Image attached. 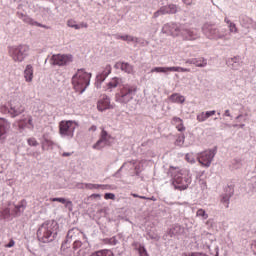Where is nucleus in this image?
I'll return each instance as SVG.
<instances>
[{
    "label": "nucleus",
    "instance_id": "nucleus-1",
    "mask_svg": "<svg viewBox=\"0 0 256 256\" xmlns=\"http://www.w3.org/2000/svg\"><path fill=\"white\" fill-rule=\"evenodd\" d=\"M161 32L164 33V35H171L172 37L181 35L186 41H195V39H199V30L195 28L188 29L187 26L175 22L164 24Z\"/></svg>",
    "mask_w": 256,
    "mask_h": 256
},
{
    "label": "nucleus",
    "instance_id": "nucleus-2",
    "mask_svg": "<svg viewBox=\"0 0 256 256\" xmlns=\"http://www.w3.org/2000/svg\"><path fill=\"white\" fill-rule=\"evenodd\" d=\"M168 175L172 177V185L178 191H185L193 181L191 172L187 169H179L177 167H170Z\"/></svg>",
    "mask_w": 256,
    "mask_h": 256
},
{
    "label": "nucleus",
    "instance_id": "nucleus-3",
    "mask_svg": "<svg viewBox=\"0 0 256 256\" xmlns=\"http://www.w3.org/2000/svg\"><path fill=\"white\" fill-rule=\"evenodd\" d=\"M59 233V224L55 220L42 223L37 230V239L40 243H53Z\"/></svg>",
    "mask_w": 256,
    "mask_h": 256
},
{
    "label": "nucleus",
    "instance_id": "nucleus-4",
    "mask_svg": "<svg viewBox=\"0 0 256 256\" xmlns=\"http://www.w3.org/2000/svg\"><path fill=\"white\" fill-rule=\"evenodd\" d=\"M92 74L85 71V69H78L77 72L72 76V85L77 93H85L87 87L91 85Z\"/></svg>",
    "mask_w": 256,
    "mask_h": 256
},
{
    "label": "nucleus",
    "instance_id": "nucleus-5",
    "mask_svg": "<svg viewBox=\"0 0 256 256\" xmlns=\"http://www.w3.org/2000/svg\"><path fill=\"white\" fill-rule=\"evenodd\" d=\"M137 95V86L131 84H123L119 87L118 92L115 94L116 103L120 105H127Z\"/></svg>",
    "mask_w": 256,
    "mask_h": 256
},
{
    "label": "nucleus",
    "instance_id": "nucleus-6",
    "mask_svg": "<svg viewBox=\"0 0 256 256\" xmlns=\"http://www.w3.org/2000/svg\"><path fill=\"white\" fill-rule=\"evenodd\" d=\"M0 112L4 115H10V117L15 119V117H19V115L25 113V106L22 105L20 101L12 100L9 103V107L1 106Z\"/></svg>",
    "mask_w": 256,
    "mask_h": 256
},
{
    "label": "nucleus",
    "instance_id": "nucleus-7",
    "mask_svg": "<svg viewBox=\"0 0 256 256\" xmlns=\"http://www.w3.org/2000/svg\"><path fill=\"white\" fill-rule=\"evenodd\" d=\"M29 49V46L25 44L11 46L9 48V55L15 63H23L25 58L29 55Z\"/></svg>",
    "mask_w": 256,
    "mask_h": 256
},
{
    "label": "nucleus",
    "instance_id": "nucleus-8",
    "mask_svg": "<svg viewBox=\"0 0 256 256\" xmlns=\"http://www.w3.org/2000/svg\"><path fill=\"white\" fill-rule=\"evenodd\" d=\"M75 129H77V125L72 120L61 121L59 123V133L63 139H73Z\"/></svg>",
    "mask_w": 256,
    "mask_h": 256
},
{
    "label": "nucleus",
    "instance_id": "nucleus-9",
    "mask_svg": "<svg viewBox=\"0 0 256 256\" xmlns=\"http://www.w3.org/2000/svg\"><path fill=\"white\" fill-rule=\"evenodd\" d=\"M77 235H83V232H81V230L78 228H72L68 231L66 241L61 245V252L64 255L73 256V252H69L71 251V239H73V237H77Z\"/></svg>",
    "mask_w": 256,
    "mask_h": 256
},
{
    "label": "nucleus",
    "instance_id": "nucleus-10",
    "mask_svg": "<svg viewBox=\"0 0 256 256\" xmlns=\"http://www.w3.org/2000/svg\"><path fill=\"white\" fill-rule=\"evenodd\" d=\"M215 155H217V148L209 149L204 152L198 154V163L203 167H211V163H213V159H215Z\"/></svg>",
    "mask_w": 256,
    "mask_h": 256
},
{
    "label": "nucleus",
    "instance_id": "nucleus-11",
    "mask_svg": "<svg viewBox=\"0 0 256 256\" xmlns=\"http://www.w3.org/2000/svg\"><path fill=\"white\" fill-rule=\"evenodd\" d=\"M73 63V55L71 54H54L50 59V65H58V67H63Z\"/></svg>",
    "mask_w": 256,
    "mask_h": 256
},
{
    "label": "nucleus",
    "instance_id": "nucleus-12",
    "mask_svg": "<svg viewBox=\"0 0 256 256\" xmlns=\"http://www.w3.org/2000/svg\"><path fill=\"white\" fill-rule=\"evenodd\" d=\"M202 33H204L208 39H223V33H221L219 28L213 24H204L202 27Z\"/></svg>",
    "mask_w": 256,
    "mask_h": 256
},
{
    "label": "nucleus",
    "instance_id": "nucleus-13",
    "mask_svg": "<svg viewBox=\"0 0 256 256\" xmlns=\"http://www.w3.org/2000/svg\"><path fill=\"white\" fill-rule=\"evenodd\" d=\"M167 71H172L176 73H191V69L183 68L179 66L172 67H154L150 70V73H167Z\"/></svg>",
    "mask_w": 256,
    "mask_h": 256
},
{
    "label": "nucleus",
    "instance_id": "nucleus-14",
    "mask_svg": "<svg viewBox=\"0 0 256 256\" xmlns=\"http://www.w3.org/2000/svg\"><path fill=\"white\" fill-rule=\"evenodd\" d=\"M111 65L107 64L104 69L99 72L96 76V87L97 89H101V84L111 75Z\"/></svg>",
    "mask_w": 256,
    "mask_h": 256
},
{
    "label": "nucleus",
    "instance_id": "nucleus-15",
    "mask_svg": "<svg viewBox=\"0 0 256 256\" xmlns=\"http://www.w3.org/2000/svg\"><path fill=\"white\" fill-rule=\"evenodd\" d=\"M9 129H11V123L7 121L5 118H0V139L1 141H5L7 139V133H9Z\"/></svg>",
    "mask_w": 256,
    "mask_h": 256
},
{
    "label": "nucleus",
    "instance_id": "nucleus-16",
    "mask_svg": "<svg viewBox=\"0 0 256 256\" xmlns=\"http://www.w3.org/2000/svg\"><path fill=\"white\" fill-rule=\"evenodd\" d=\"M17 16L19 19H21V21H23V23L31 25L32 27H45L43 24L35 21V19L31 18L29 15L18 12Z\"/></svg>",
    "mask_w": 256,
    "mask_h": 256
},
{
    "label": "nucleus",
    "instance_id": "nucleus-17",
    "mask_svg": "<svg viewBox=\"0 0 256 256\" xmlns=\"http://www.w3.org/2000/svg\"><path fill=\"white\" fill-rule=\"evenodd\" d=\"M239 22L244 29H253L256 27L255 21L247 15H240Z\"/></svg>",
    "mask_w": 256,
    "mask_h": 256
},
{
    "label": "nucleus",
    "instance_id": "nucleus-18",
    "mask_svg": "<svg viewBox=\"0 0 256 256\" xmlns=\"http://www.w3.org/2000/svg\"><path fill=\"white\" fill-rule=\"evenodd\" d=\"M188 65H195V67L204 68L207 65V59L204 57L190 58L185 60Z\"/></svg>",
    "mask_w": 256,
    "mask_h": 256
},
{
    "label": "nucleus",
    "instance_id": "nucleus-19",
    "mask_svg": "<svg viewBox=\"0 0 256 256\" xmlns=\"http://www.w3.org/2000/svg\"><path fill=\"white\" fill-rule=\"evenodd\" d=\"M228 67H231V69H234L235 71L239 70L241 68V65H243V61L241 60V57L235 56L233 58H229L226 61Z\"/></svg>",
    "mask_w": 256,
    "mask_h": 256
},
{
    "label": "nucleus",
    "instance_id": "nucleus-20",
    "mask_svg": "<svg viewBox=\"0 0 256 256\" xmlns=\"http://www.w3.org/2000/svg\"><path fill=\"white\" fill-rule=\"evenodd\" d=\"M111 107V99L108 96H103L97 103L98 111H107Z\"/></svg>",
    "mask_w": 256,
    "mask_h": 256
},
{
    "label": "nucleus",
    "instance_id": "nucleus-21",
    "mask_svg": "<svg viewBox=\"0 0 256 256\" xmlns=\"http://www.w3.org/2000/svg\"><path fill=\"white\" fill-rule=\"evenodd\" d=\"M25 209H27V200H21L17 205H15L13 213L15 217H21L23 213H25Z\"/></svg>",
    "mask_w": 256,
    "mask_h": 256
},
{
    "label": "nucleus",
    "instance_id": "nucleus-22",
    "mask_svg": "<svg viewBox=\"0 0 256 256\" xmlns=\"http://www.w3.org/2000/svg\"><path fill=\"white\" fill-rule=\"evenodd\" d=\"M114 67L115 69H121L124 73H133V66L127 62H117Z\"/></svg>",
    "mask_w": 256,
    "mask_h": 256
},
{
    "label": "nucleus",
    "instance_id": "nucleus-23",
    "mask_svg": "<svg viewBox=\"0 0 256 256\" xmlns=\"http://www.w3.org/2000/svg\"><path fill=\"white\" fill-rule=\"evenodd\" d=\"M50 201L53 203H62L68 211H73V202L71 200H67L65 198H50Z\"/></svg>",
    "mask_w": 256,
    "mask_h": 256
},
{
    "label": "nucleus",
    "instance_id": "nucleus-24",
    "mask_svg": "<svg viewBox=\"0 0 256 256\" xmlns=\"http://www.w3.org/2000/svg\"><path fill=\"white\" fill-rule=\"evenodd\" d=\"M215 113H216L215 110L201 112V113L197 114L196 119L199 123H205V121H207V119H209V117H213V115H215Z\"/></svg>",
    "mask_w": 256,
    "mask_h": 256
},
{
    "label": "nucleus",
    "instance_id": "nucleus-25",
    "mask_svg": "<svg viewBox=\"0 0 256 256\" xmlns=\"http://www.w3.org/2000/svg\"><path fill=\"white\" fill-rule=\"evenodd\" d=\"M121 83V78L118 77H114L112 78L105 87V91H109L111 93V91H113V89H116V87H119V84Z\"/></svg>",
    "mask_w": 256,
    "mask_h": 256
},
{
    "label": "nucleus",
    "instance_id": "nucleus-26",
    "mask_svg": "<svg viewBox=\"0 0 256 256\" xmlns=\"http://www.w3.org/2000/svg\"><path fill=\"white\" fill-rule=\"evenodd\" d=\"M163 7L166 15H175L176 13H179V11L181 10V8L177 6V4H168Z\"/></svg>",
    "mask_w": 256,
    "mask_h": 256
},
{
    "label": "nucleus",
    "instance_id": "nucleus-27",
    "mask_svg": "<svg viewBox=\"0 0 256 256\" xmlns=\"http://www.w3.org/2000/svg\"><path fill=\"white\" fill-rule=\"evenodd\" d=\"M24 78L27 83H31L33 81V66L28 64L24 70Z\"/></svg>",
    "mask_w": 256,
    "mask_h": 256
},
{
    "label": "nucleus",
    "instance_id": "nucleus-28",
    "mask_svg": "<svg viewBox=\"0 0 256 256\" xmlns=\"http://www.w3.org/2000/svg\"><path fill=\"white\" fill-rule=\"evenodd\" d=\"M172 125H175L177 131H180V133H183V131H185V126L183 125V119L179 117L172 118Z\"/></svg>",
    "mask_w": 256,
    "mask_h": 256
},
{
    "label": "nucleus",
    "instance_id": "nucleus-29",
    "mask_svg": "<svg viewBox=\"0 0 256 256\" xmlns=\"http://www.w3.org/2000/svg\"><path fill=\"white\" fill-rule=\"evenodd\" d=\"M67 25L68 27H71L72 29H76V30L83 29V28L87 29L88 27L87 23L77 24V22L73 19L68 20Z\"/></svg>",
    "mask_w": 256,
    "mask_h": 256
},
{
    "label": "nucleus",
    "instance_id": "nucleus-30",
    "mask_svg": "<svg viewBox=\"0 0 256 256\" xmlns=\"http://www.w3.org/2000/svg\"><path fill=\"white\" fill-rule=\"evenodd\" d=\"M170 101L172 103H185V96L181 95V94H177V93H174L170 96Z\"/></svg>",
    "mask_w": 256,
    "mask_h": 256
},
{
    "label": "nucleus",
    "instance_id": "nucleus-31",
    "mask_svg": "<svg viewBox=\"0 0 256 256\" xmlns=\"http://www.w3.org/2000/svg\"><path fill=\"white\" fill-rule=\"evenodd\" d=\"M136 164H137V160L124 162L123 165L120 167V169H118L117 172L114 174V177H120L119 175L121 171H123L124 167H127V165H129V167H135Z\"/></svg>",
    "mask_w": 256,
    "mask_h": 256
},
{
    "label": "nucleus",
    "instance_id": "nucleus-32",
    "mask_svg": "<svg viewBox=\"0 0 256 256\" xmlns=\"http://www.w3.org/2000/svg\"><path fill=\"white\" fill-rule=\"evenodd\" d=\"M109 139H111V136L105 129H102L99 140L104 142L106 145H109Z\"/></svg>",
    "mask_w": 256,
    "mask_h": 256
},
{
    "label": "nucleus",
    "instance_id": "nucleus-33",
    "mask_svg": "<svg viewBox=\"0 0 256 256\" xmlns=\"http://www.w3.org/2000/svg\"><path fill=\"white\" fill-rule=\"evenodd\" d=\"M227 190L229 191V193H226L222 196V203H227L229 205V200L231 199V197H233V190L231 187H228Z\"/></svg>",
    "mask_w": 256,
    "mask_h": 256
},
{
    "label": "nucleus",
    "instance_id": "nucleus-34",
    "mask_svg": "<svg viewBox=\"0 0 256 256\" xmlns=\"http://www.w3.org/2000/svg\"><path fill=\"white\" fill-rule=\"evenodd\" d=\"M104 147H107V144L100 139L92 146V148L96 149L97 151H101V149Z\"/></svg>",
    "mask_w": 256,
    "mask_h": 256
},
{
    "label": "nucleus",
    "instance_id": "nucleus-35",
    "mask_svg": "<svg viewBox=\"0 0 256 256\" xmlns=\"http://www.w3.org/2000/svg\"><path fill=\"white\" fill-rule=\"evenodd\" d=\"M1 215H2V218L9 221V219H11V209L9 208H4L2 211H1Z\"/></svg>",
    "mask_w": 256,
    "mask_h": 256
},
{
    "label": "nucleus",
    "instance_id": "nucleus-36",
    "mask_svg": "<svg viewBox=\"0 0 256 256\" xmlns=\"http://www.w3.org/2000/svg\"><path fill=\"white\" fill-rule=\"evenodd\" d=\"M184 143H185V134L178 135L175 141V145H177V147H183Z\"/></svg>",
    "mask_w": 256,
    "mask_h": 256
},
{
    "label": "nucleus",
    "instance_id": "nucleus-37",
    "mask_svg": "<svg viewBox=\"0 0 256 256\" xmlns=\"http://www.w3.org/2000/svg\"><path fill=\"white\" fill-rule=\"evenodd\" d=\"M196 217H202V219L205 221L206 219H209V214L203 209H198L196 212Z\"/></svg>",
    "mask_w": 256,
    "mask_h": 256
},
{
    "label": "nucleus",
    "instance_id": "nucleus-38",
    "mask_svg": "<svg viewBox=\"0 0 256 256\" xmlns=\"http://www.w3.org/2000/svg\"><path fill=\"white\" fill-rule=\"evenodd\" d=\"M81 185H82L81 186L82 189H90V190L99 189V184L84 183Z\"/></svg>",
    "mask_w": 256,
    "mask_h": 256
},
{
    "label": "nucleus",
    "instance_id": "nucleus-39",
    "mask_svg": "<svg viewBox=\"0 0 256 256\" xmlns=\"http://www.w3.org/2000/svg\"><path fill=\"white\" fill-rule=\"evenodd\" d=\"M161 15H166V13H165V8H164L163 6L160 7L159 10H157L156 12H154V14H153V19H157V18L161 17Z\"/></svg>",
    "mask_w": 256,
    "mask_h": 256
},
{
    "label": "nucleus",
    "instance_id": "nucleus-40",
    "mask_svg": "<svg viewBox=\"0 0 256 256\" xmlns=\"http://www.w3.org/2000/svg\"><path fill=\"white\" fill-rule=\"evenodd\" d=\"M185 160L187 161V163H191V165H193L195 163V156L193 155V153H187L185 155Z\"/></svg>",
    "mask_w": 256,
    "mask_h": 256
},
{
    "label": "nucleus",
    "instance_id": "nucleus-41",
    "mask_svg": "<svg viewBox=\"0 0 256 256\" xmlns=\"http://www.w3.org/2000/svg\"><path fill=\"white\" fill-rule=\"evenodd\" d=\"M138 253L140 256H149V253H147V249L145 248L144 245H139Z\"/></svg>",
    "mask_w": 256,
    "mask_h": 256
},
{
    "label": "nucleus",
    "instance_id": "nucleus-42",
    "mask_svg": "<svg viewBox=\"0 0 256 256\" xmlns=\"http://www.w3.org/2000/svg\"><path fill=\"white\" fill-rule=\"evenodd\" d=\"M242 163H241V159H234L232 161V167L233 169H240Z\"/></svg>",
    "mask_w": 256,
    "mask_h": 256
},
{
    "label": "nucleus",
    "instance_id": "nucleus-43",
    "mask_svg": "<svg viewBox=\"0 0 256 256\" xmlns=\"http://www.w3.org/2000/svg\"><path fill=\"white\" fill-rule=\"evenodd\" d=\"M182 256H209L203 252H191V253H184Z\"/></svg>",
    "mask_w": 256,
    "mask_h": 256
},
{
    "label": "nucleus",
    "instance_id": "nucleus-44",
    "mask_svg": "<svg viewBox=\"0 0 256 256\" xmlns=\"http://www.w3.org/2000/svg\"><path fill=\"white\" fill-rule=\"evenodd\" d=\"M82 245H83V242H81L79 240H75L73 243L74 251H77V249H81Z\"/></svg>",
    "mask_w": 256,
    "mask_h": 256
},
{
    "label": "nucleus",
    "instance_id": "nucleus-45",
    "mask_svg": "<svg viewBox=\"0 0 256 256\" xmlns=\"http://www.w3.org/2000/svg\"><path fill=\"white\" fill-rule=\"evenodd\" d=\"M28 145H30V147H37V145H39V142H37V139L35 138H29Z\"/></svg>",
    "mask_w": 256,
    "mask_h": 256
},
{
    "label": "nucleus",
    "instance_id": "nucleus-46",
    "mask_svg": "<svg viewBox=\"0 0 256 256\" xmlns=\"http://www.w3.org/2000/svg\"><path fill=\"white\" fill-rule=\"evenodd\" d=\"M229 27V31L230 33H238V30H237V25H235V23H230V25H228Z\"/></svg>",
    "mask_w": 256,
    "mask_h": 256
},
{
    "label": "nucleus",
    "instance_id": "nucleus-47",
    "mask_svg": "<svg viewBox=\"0 0 256 256\" xmlns=\"http://www.w3.org/2000/svg\"><path fill=\"white\" fill-rule=\"evenodd\" d=\"M128 43H137L138 39L131 36V35H126V40Z\"/></svg>",
    "mask_w": 256,
    "mask_h": 256
},
{
    "label": "nucleus",
    "instance_id": "nucleus-48",
    "mask_svg": "<svg viewBox=\"0 0 256 256\" xmlns=\"http://www.w3.org/2000/svg\"><path fill=\"white\" fill-rule=\"evenodd\" d=\"M108 243H109V245H118L119 240H117V237L114 236V237L108 239Z\"/></svg>",
    "mask_w": 256,
    "mask_h": 256
},
{
    "label": "nucleus",
    "instance_id": "nucleus-49",
    "mask_svg": "<svg viewBox=\"0 0 256 256\" xmlns=\"http://www.w3.org/2000/svg\"><path fill=\"white\" fill-rule=\"evenodd\" d=\"M104 199H106V200L111 199L112 201H115V194H113V193H105L104 194Z\"/></svg>",
    "mask_w": 256,
    "mask_h": 256
},
{
    "label": "nucleus",
    "instance_id": "nucleus-50",
    "mask_svg": "<svg viewBox=\"0 0 256 256\" xmlns=\"http://www.w3.org/2000/svg\"><path fill=\"white\" fill-rule=\"evenodd\" d=\"M89 247H90L89 241L85 240L84 242H82V246L80 248V251L87 250V249H89Z\"/></svg>",
    "mask_w": 256,
    "mask_h": 256
},
{
    "label": "nucleus",
    "instance_id": "nucleus-51",
    "mask_svg": "<svg viewBox=\"0 0 256 256\" xmlns=\"http://www.w3.org/2000/svg\"><path fill=\"white\" fill-rule=\"evenodd\" d=\"M99 189L102 191H109L111 189V186L109 184H99Z\"/></svg>",
    "mask_w": 256,
    "mask_h": 256
},
{
    "label": "nucleus",
    "instance_id": "nucleus-52",
    "mask_svg": "<svg viewBox=\"0 0 256 256\" xmlns=\"http://www.w3.org/2000/svg\"><path fill=\"white\" fill-rule=\"evenodd\" d=\"M114 38L115 39H121L122 41H125L126 40V35L115 34Z\"/></svg>",
    "mask_w": 256,
    "mask_h": 256
},
{
    "label": "nucleus",
    "instance_id": "nucleus-53",
    "mask_svg": "<svg viewBox=\"0 0 256 256\" xmlns=\"http://www.w3.org/2000/svg\"><path fill=\"white\" fill-rule=\"evenodd\" d=\"M14 246H15V240L13 239H11L8 244H6V247H8L9 249H11V247H14Z\"/></svg>",
    "mask_w": 256,
    "mask_h": 256
},
{
    "label": "nucleus",
    "instance_id": "nucleus-54",
    "mask_svg": "<svg viewBox=\"0 0 256 256\" xmlns=\"http://www.w3.org/2000/svg\"><path fill=\"white\" fill-rule=\"evenodd\" d=\"M219 32L223 34V39L227 37V29L221 28L219 29Z\"/></svg>",
    "mask_w": 256,
    "mask_h": 256
},
{
    "label": "nucleus",
    "instance_id": "nucleus-55",
    "mask_svg": "<svg viewBox=\"0 0 256 256\" xmlns=\"http://www.w3.org/2000/svg\"><path fill=\"white\" fill-rule=\"evenodd\" d=\"M88 131H90V132H92V133H95V131H97V126L92 125V126L88 129Z\"/></svg>",
    "mask_w": 256,
    "mask_h": 256
},
{
    "label": "nucleus",
    "instance_id": "nucleus-56",
    "mask_svg": "<svg viewBox=\"0 0 256 256\" xmlns=\"http://www.w3.org/2000/svg\"><path fill=\"white\" fill-rule=\"evenodd\" d=\"M71 155H73V153H71V152L62 153V157H71Z\"/></svg>",
    "mask_w": 256,
    "mask_h": 256
},
{
    "label": "nucleus",
    "instance_id": "nucleus-57",
    "mask_svg": "<svg viewBox=\"0 0 256 256\" xmlns=\"http://www.w3.org/2000/svg\"><path fill=\"white\" fill-rule=\"evenodd\" d=\"M92 199H101V194H92Z\"/></svg>",
    "mask_w": 256,
    "mask_h": 256
},
{
    "label": "nucleus",
    "instance_id": "nucleus-58",
    "mask_svg": "<svg viewBox=\"0 0 256 256\" xmlns=\"http://www.w3.org/2000/svg\"><path fill=\"white\" fill-rule=\"evenodd\" d=\"M28 124L33 127V118L31 116L28 117Z\"/></svg>",
    "mask_w": 256,
    "mask_h": 256
},
{
    "label": "nucleus",
    "instance_id": "nucleus-59",
    "mask_svg": "<svg viewBox=\"0 0 256 256\" xmlns=\"http://www.w3.org/2000/svg\"><path fill=\"white\" fill-rule=\"evenodd\" d=\"M182 2L185 4V5H191L193 3V0H182Z\"/></svg>",
    "mask_w": 256,
    "mask_h": 256
},
{
    "label": "nucleus",
    "instance_id": "nucleus-60",
    "mask_svg": "<svg viewBox=\"0 0 256 256\" xmlns=\"http://www.w3.org/2000/svg\"><path fill=\"white\" fill-rule=\"evenodd\" d=\"M224 115L225 117H231V112H229V110H225Z\"/></svg>",
    "mask_w": 256,
    "mask_h": 256
},
{
    "label": "nucleus",
    "instance_id": "nucleus-61",
    "mask_svg": "<svg viewBox=\"0 0 256 256\" xmlns=\"http://www.w3.org/2000/svg\"><path fill=\"white\" fill-rule=\"evenodd\" d=\"M224 21L225 23H227L228 26L231 25V23H233L231 22V20H229V18H225Z\"/></svg>",
    "mask_w": 256,
    "mask_h": 256
},
{
    "label": "nucleus",
    "instance_id": "nucleus-62",
    "mask_svg": "<svg viewBox=\"0 0 256 256\" xmlns=\"http://www.w3.org/2000/svg\"><path fill=\"white\" fill-rule=\"evenodd\" d=\"M181 230V226L180 225H175L174 226V231H180Z\"/></svg>",
    "mask_w": 256,
    "mask_h": 256
},
{
    "label": "nucleus",
    "instance_id": "nucleus-63",
    "mask_svg": "<svg viewBox=\"0 0 256 256\" xmlns=\"http://www.w3.org/2000/svg\"><path fill=\"white\" fill-rule=\"evenodd\" d=\"M148 201H157V198H155L154 196L148 198Z\"/></svg>",
    "mask_w": 256,
    "mask_h": 256
},
{
    "label": "nucleus",
    "instance_id": "nucleus-64",
    "mask_svg": "<svg viewBox=\"0 0 256 256\" xmlns=\"http://www.w3.org/2000/svg\"><path fill=\"white\" fill-rule=\"evenodd\" d=\"M107 256H115V254L113 253V251L109 250Z\"/></svg>",
    "mask_w": 256,
    "mask_h": 256
}]
</instances>
